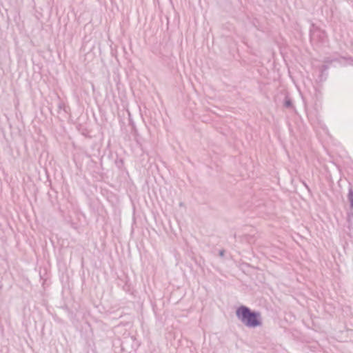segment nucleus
Instances as JSON below:
<instances>
[{
	"mask_svg": "<svg viewBox=\"0 0 353 353\" xmlns=\"http://www.w3.org/2000/svg\"><path fill=\"white\" fill-rule=\"evenodd\" d=\"M236 316L248 327L255 328L262 325L261 312L252 310L245 305H241L236 309Z\"/></svg>",
	"mask_w": 353,
	"mask_h": 353,
	"instance_id": "obj_1",
	"label": "nucleus"
},
{
	"mask_svg": "<svg viewBox=\"0 0 353 353\" xmlns=\"http://www.w3.org/2000/svg\"><path fill=\"white\" fill-rule=\"evenodd\" d=\"M312 29L310 30V37L312 42L316 43H324L327 39V34L325 30L312 24Z\"/></svg>",
	"mask_w": 353,
	"mask_h": 353,
	"instance_id": "obj_2",
	"label": "nucleus"
},
{
	"mask_svg": "<svg viewBox=\"0 0 353 353\" xmlns=\"http://www.w3.org/2000/svg\"><path fill=\"white\" fill-rule=\"evenodd\" d=\"M283 105L286 108H293L292 100L288 95L285 96V97Z\"/></svg>",
	"mask_w": 353,
	"mask_h": 353,
	"instance_id": "obj_3",
	"label": "nucleus"
},
{
	"mask_svg": "<svg viewBox=\"0 0 353 353\" xmlns=\"http://www.w3.org/2000/svg\"><path fill=\"white\" fill-rule=\"evenodd\" d=\"M347 199L350 202V208L353 209V190L352 188L349 189Z\"/></svg>",
	"mask_w": 353,
	"mask_h": 353,
	"instance_id": "obj_4",
	"label": "nucleus"
},
{
	"mask_svg": "<svg viewBox=\"0 0 353 353\" xmlns=\"http://www.w3.org/2000/svg\"><path fill=\"white\" fill-rule=\"evenodd\" d=\"M339 61V59L337 58H334V59H331L330 58H325L324 59V63H332L334 61Z\"/></svg>",
	"mask_w": 353,
	"mask_h": 353,
	"instance_id": "obj_5",
	"label": "nucleus"
},
{
	"mask_svg": "<svg viewBox=\"0 0 353 353\" xmlns=\"http://www.w3.org/2000/svg\"><path fill=\"white\" fill-rule=\"evenodd\" d=\"M219 254L221 257H223L225 255V250H219Z\"/></svg>",
	"mask_w": 353,
	"mask_h": 353,
	"instance_id": "obj_6",
	"label": "nucleus"
},
{
	"mask_svg": "<svg viewBox=\"0 0 353 353\" xmlns=\"http://www.w3.org/2000/svg\"><path fill=\"white\" fill-rule=\"evenodd\" d=\"M328 69V66L327 65H323L321 66V71L323 72V71H325Z\"/></svg>",
	"mask_w": 353,
	"mask_h": 353,
	"instance_id": "obj_7",
	"label": "nucleus"
},
{
	"mask_svg": "<svg viewBox=\"0 0 353 353\" xmlns=\"http://www.w3.org/2000/svg\"><path fill=\"white\" fill-rule=\"evenodd\" d=\"M62 106H63V104H61V103H59V108L61 109L62 108Z\"/></svg>",
	"mask_w": 353,
	"mask_h": 353,
	"instance_id": "obj_8",
	"label": "nucleus"
}]
</instances>
